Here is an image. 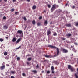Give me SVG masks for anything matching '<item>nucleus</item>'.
Wrapping results in <instances>:
<instances>
[{"label": "nucleus", "mask_w": 78, "mask_h": 78, "mask_svg": "<svg viewBox=\"0 0 78 78\" xmlns=\"http://www.w3.org/2000/svg\"><path fill=\"white\" fill-rule=\"evenodd\" d=\"M59 7V6L57 5H56L55 4H54L52 8L51 9V12H53L54 10L56 8H58Z\"/></svg>", "instance_id": "1"}, {"label": "nucleus", "mask_w": 78, "mask_h": 78, "mask_svg": "<svg viewBox=\"0 0 78 78\" xmlns=\"http://www.w3.org/2000/svg\"><path fill=\"white\" fill-rule=\"evenodd\" d=\"M48 47H50V48H54V49H56V47L52 45H48Z\"/></svg>", "instance_id": "2"}, {"label": "nucleus", "mask_w": 78, "mask_h": 78, "mask_svg": "<svg viewBox=\"0 0 78 78\" xmlns=\"http://www.w3.org/2000/svg\"><path fill=\"white\" fill-rule=\"evenodd\" d=\"M20 34L21 38L20 39V40L22 39V37H23V33H22V31H20Z\"/></svg>", "instance_id": "3"}, {"label": "nucleus", "mask_w": 78, "mask_h": 78, "mask_svg": "<svg viewBox=\"0 0 78 78\" xmlns=\"http://www.w3.org/2000/svg\"><path fill=\"white\" fill-rule=\"evenodd\" d=\"M5 65H3V66H2L0 67V69L2 70H3L5 69Z\"/></svg>", "instance_id": "4"}, {"label": "nucleus", "mask_w": 78, "mask_h": 78, "mask_svg": "<svg viewBox=\"0 0 78 78\" xmlns=\"http://www.w3.org/2000/svg\"><path fill=\"white\" fill-rule=\"evenodd\" d=\"M63 53H67V52H68V51H67V50L66 49H63Z\"/></svg>", "instance_id": "5"}, {"label": "nucleus", "mask_w": 78, "mask_h": 78, "mask_svg": "<svg viewBox=\"0 0 78 78\" xmlns=\"http://www.w3.org/2000/svg\"><path fill=\"white\" fill-rule=\"evenodd\" d=\"M51 34V32H50V30H48L47 32V35L48 36H49L50 34Z\"/></svg>", "instance_id": "6"}, {"label": "nucleus", "mask_w": 78, "mask_h": 78, "mask_svg": "<svg viewBox=\"0 0 78 78\" xmlns=\"http://www.w3.org/2000/svg\"><path fill=\"white\" fill-rule=\"evenodd\" d=\"M57 55H59V49L58 48H57Z\"/></svg>", "instance_id": "7"}, {"label": "nucleus", "mask_w": 78, "mask_h": 78, "mask_svg": "<svg viewBox=\"0 0 78 78\" xmlns=\"http://www.w3.org/2000/svg\"><path fill=\"white\" fill-rule=\"evenodd\" d=\"M17 40V39L14 38L12 40V41H13V42H14L15 41H16Z\"/></svg>", "instance_id": "8"}, {"label": "nucleus", "mask_w": 78, "mask_h": 78, "mask_svg": "<svg viewBox=\"0 0 78 78\" xmlns=\"http://www.w3.org/2000/svg\"><path fill=\"white\" fill-rule=\"evenodd\" d=\"M3 28L4 29H5L6 30L8 28V26L6 25H5L4 26Z\"/></svg>", "instance_id": "9"}, {"label": "nucleus", "mask_w": 78, "mask_h": 78, "mask_svg": "<svg viewBox=\"0 0 78 78\" xmlns=\"http://www.w3.org/2000/svg\"><path fill=\"white\" fill-rule=\"evenodd\" d=\"M48 22H47V20H46L45 22L44 23V25L46 26L47 25Z\"/></svg>", "instance_id": "10"}, {"label": "nucleus", "mask_w": 78, "mask_h": 78, "mask_svg": "<svg viewBox=\"0 0 78 78\" xmlns=\"http://www.w3.org/2000/svg\"><path fill=\"white\" fill-rule=\"evenodd\" d=\"M66 36H67L68 37H70V36H71V34H67L66 35Z\"/></svg>", "instance_id": "11"}, {"label": "nucleus", "mask_w": 78, "mask_h": 78, "mask_svg": "<svg viewBox=\"0 0 78 78\" xmlns=\"http://www.w3.org/2000/svg\"><path fill=\"white\" fill-rule=\"evenodd\" d=\"M32 23L33 25H35V24H36V21H35V20H34L32 21Z\"/></svg>", "instance_id": "12"}, {"label": "nucleus", "mask_w": 78, "mask_h": 78, "mask_svg": "<svg viewBox=\"0 0 78 78\" xmlns=\"http://www.w3.org/2000/svg\"><path fill=\"white\" fill-rule=\"evenodd\" d=\"M71 72H73V71H75V69L73 68H72L71 69Z\"/></svg>", "instance_id": "13"}, {"label": "nucleus", "mask_w": 78, "mask_h": 78, "mask_svg": "<svg viewBox=\"0 0 78 78\" xmlns=\"http://www.w3.org/2000/svg\"><path fill=\"white\" fill-rule=\"evenodd\" d=\"M66 27H71V25H70V24H66Z\"/></svg>", "instance_id": "14"}, {"label": "nucleus", "mask_w": 78, "mask_h": 78, "mask_svg": "<svg viewBox=\"0 0 78 78\" xmlns=\"http://www.w3.org/2000/svg\"><path fill=\"white\" fill-rule=\"evenodd\" d=\"M36 8V5H34L32 7V9H35Z\"/></svg>", "instance_id": "15"}, {"label": "nucleus", "mask_w": 78, "mask_h": 78, "mask_svg": "<svg viewBox=\"0 0 78 78\" xmlns=\"http://www.w3.org/2000/svg\"><path fill=\"white\" fill-rule=\"evenodd\" d=\"M45 56L46 58H51V56H50V55H45Z\"/></svg>", "instance_id": "16"}, {"label": "nucleus", "mask_w": 78, "mask_h": 78, "mask_svg": "<svg viewBox=\"0 0 78 78\" xmlns=\"http://www.w3.org/2000/svg\"><path fill=\"white\" fill-rule=\"evenodd\" d=\"M68 69H71V68H72V66H71L69 65L68 66Z\"/></svg>", "instance_id": "17"}, {"label": "nucleus", "mask_w": 78, "mask_h": 78, "mask_svg": "<svg viewBox=\"0 0 78 78\" xmlns=\"http://www.w3.org/2000/svg\"><path fill=\"white\" fill-rule=\"evenodd\" d=\"M11 12H14V8H12L10 10Z\"/></svg>", "instance_id": "18"}, {"label": "nucleus", "mask_w": 78, "mask_h": 78, "mask_svg": "<svg viewBox=\"0 0 78 78\" xmlns=\"http://www.w3.org/2000/svg\"><path fill=\"white\" fill-rule=\"evenodd\" d=\"M9 58V56H8L6 57L5 59H8Z\"/></svg>", "instance_id": "19"}, {"label": "nucleus", "mask_w": 78, "mask_h": 78, "mask_svg": "<svg viewBox=\"0 0 78 78\" xmlns=\"http://www.w3.org/2000/svg\"><path fill=\"white\" fill-rule=\"evenodd\" d=\"M7 54H8L7 53V52H5L4 53V55H5V56H6V55H7Z\"/></svg>", "instance_id": "20"}, {"label": "nucleus", "mask_w": 78, "mask_h": 78, "mask_svg": "<svg viewBox=\"0 0 78 78\" xmlns=\"http://www.w3.org/2000/svg\"><path fill=\"white\" fill-rule=\"evenodd\" d=\"M27 59L28 61H30L31 60V58L30 57L28 58Z\"/></svg>", "instance_id": "21"}, {"label": "nucleus", "mask_w": 78, "mask_h": 78, "mask_svg": "<svg viewBox=\"0 0 78 78\" xmlns=\"http://www.w3.org/2000/svg\"><path fill=\"white\" fill-rule=\"evenodd\" d=\"M20 42V38H19L17 41L16 43H19Z\"/></svg>", "instance_id": "22"}, {"label": "nucleus", "mask_w": 78, "mask_h": 78, "mask_svg": "<svg viewBox=\"0 0 78 78\" xmlns=\"http://www.w3.org/2000/svg\"><path fill=\"white\" fill-rule=\"evenodd\" d=\"M54 67H53V66H52L51 67V70H54Z\"/></svg>", "instance_id": "23"}, {"label": "nucleus", "mask_w": 78, "mask_h": 78, "mask_svg": "<svg viewBox=\"0 0 78 78\" xmlns=\"http://www.w3.org/2000/svg\"><path fill=\"white\" fill-rule=\"evenodd\" d=\"M3 20H6V17L5 16H4L3 17Z\"/></svg>", "instance_id": "24"}, {"label": "nucleus", "mask_w": 78, "mask_h": 78, "mask_svg": "<svg viewBox=\"0 0 78 78\" xmlns=\"http://www.w3.org/2000/svg\"><path fill=\"white\" fill-rule=\"evenodd\" d=\"M75 76L76 78H78V76H77L76 73L75 74Z\"/></svg>", "instance_id": "25"}, {"label": "nucleus", "mask_w": 78, "mask_h": 78, "mask_svg": "<svg viewBox=\"0 0 78 78\" xmlns=\"http://www.w3.org/2000/svg\"><path fill=\"white\" fill-rule=\"evenodd\" d=\"M3 39L2 38H0V42H3Z\"/></svg>", "instance_id": "26"}, {"label": "nucleus", "mask_w": 78, "mask_h": 78, "mask_svg": "<svg viewBox=\"0 0 78 78\" xmlns=\"http://www.w3.org/2000/svg\"><path fill=\"white\" fill-rule=\"evenodd\" d=\"M37 25L38 26H40V25H41V23H37Z\"/></svg>", "instance_id": "27"}, {"label": "nucleus", "mask_w": 78, "mask_h": 78, "mask_svg": "<svg viewBox=\"0 0 78 78\" xmlns=\"http://www.w3.org/2000/svg\"><path fill=\"white\" fill-rule=\"evenodd\" d=\"M11 73H12V74H14V73H15V72L12 71L11 72Z\"/></svg>", "instance_id": "28"}, {"label": "nucleus", "mask_w": 78, "mask_h": 78, "mask_svg": "<svg viewBox=\"0 0 78 78\" xmlns=\"http://www.w3.org/2000/svg\"><path fill=\"white\" fill-rule=\"evenodd\" d=\"M23 19H24V20H25V21H26V20H27V18H26V17H24Z\"/></svg>", "instance_id": "29"}, {"label": "nucleus", "mask_w": 78, "mask_h": 78, "mask_svg": "<svg viewBox=\"0 0 78 78\" xmlns=\"http://www.w3.org/2000/svg\"><path fill=\"white\" fill-rule=\"evenodd\" d=\"M33 72H34V73H36L37 72V71L36 70H33L32 71Z\"/></svg>", "instance_id": "30"}, {"label": "nucleus", "mask_w": 78, "mask_h": 78, "mask_svg": "<svg viewBox=\"0 0 78 78\" xmlns=\"http://www.w3.org/2000/svg\"><path fill=\"white\" fill-rule=\"evenodd\" d=\"M22 75H23V76H25L26 75H25V73H23L22 74Z\"/></svg>", "instance_id": "31"}, {"label": "nucleus", "mask_w": 78, "mask_h": 78, "mask_svg": "<svg viewBox=\"0 0 78 78\" xmlns=\"http://www.w3.org/2000/svg\"><path fill=\"white\" fill-rule=\"evenodd\" d=\"M54 36H57V34L56 33H55L53 34Z\"/></svg>", "instance_id": "32"}, {"label": "nucleus", "mask_w": 78, "mask_h": 78, "mask_svg": "<svg viewBox=\"0 0 78 78\" xmlns=\"http://www.w3.org/2000/svg\"><path fill=\"white\" fill-rule=\"evenodd\" d=\"M48 8H50V7H51V5H48Z\"/></svg>", "instance_id": "33"}, {"label": "nucleus", "mask_w": 78, "mask_h": 78, "mask_svg": "<svg viewBox=\"0 0 78 78\" xmlns=\"http://www.w3.org/2000/svg\"><path fill=\"white\" fill-rule=\"evenodd\" d=\"M42 19V16H40L39 18V20H41Z\"/></svg>", "instance_id": "34"}, {"label": "nucleus", "mask_w": 78, "mask_h": 78, "mask_svg": "<svg viewBox=\"0 0 78 78\" xmlns=\"http://www.w3.org/2000/svg\"><path fill=\"white\" fill-rule=\"evenodd\" d=\"M20 59V58L19 57H17V60L18 61V60H19Z\"/></svg>", "instance_id": "35"}, {"label": "nucleus", "mask_w": 78, "mask_h": 78, "mask_svg": "<svg viewBox=\"0 0 78 78\" xmlns=\"http://www.w3.org/2000/svg\"><path fill=\"white\" fill-rule=\"evenodd\" d=\"M18 14V12H16L15 13V14L16 15H17Z\"/></svg>", "instance_id": "36"}, {"label": "nucleus", "mask_w": 78, "mask_h": 78, "mask_svg": "<svg viewBox=\"0 0 78 78\" xmlns=\"http://www.w3.org/2000/svg\"><path fill=\"white\" fill-rule=\"evenodd\" d=\"M20 48V46H19L18 48H16V50H18V49H19Z\"/></svg>", "instance_id": "37"}, {"label": "nucleus", "mask_w": 78, "mask_h": 78, "mask_svg": "<svg viewBox=\"0 0 78 78\" xmlns=\"http://www.w3.org/2000/svg\"><path fill=\"white\" fill-rule=\"evenodd\" d=\"M11 78H15L14 77V76H11Z\"/></svg>", "instance_id": "38"}, {"label": "nucleus", "mask_w": 78, "mask_h": 78, "mask_svg": "<svg viewBox=\"0 0 78 78\" xmlns=\"http://www.w3.org/2000/svg\"><path fill=\"white\" fill-rule=\"evenodd\" d=\"M74 44L76 45H78V44L77 43H74Z\"/></svg>", "instance_id": "39"}, {"label": "nucleus", "mask_w": 78, "mask_h": 78, "mask_svg": "<svg viewBox=\"0 0 78 78\" xmlns=\"http://www.w3.org/2000/svg\"><path fill=\"white\" fill-rule=\"evenodd\" d=\"M52 73H55V72L53 71V70H52Z\"/></svg>", "instance_id": "40"}, {"label": "nucleus", "mask_w": 78, "mask_h": 78, "mask_svg": "<svg viewBox=\"0 0 78 78\" xmlns=\"http://www.w3.org/2000/svg\"><path fill=\"white\" fill-rule=\"evenodd\" d=\"M37 68H38L39 67V65H37V66H36Z\"/></svg>", "instance_id": "41"}, {"label": "nucleus", "mask_w": 78, "mask_h": 78, "mask_svg": "<svg viewBox=\"0 0 78 78\" xmlns=\"http://www.w3.org/2000/svg\"><path fill=\"white\" fill-rule=\"evenodd\" d=\"M47 73H50V71H48L47 72Z\"/></svg>", "instance_id": "42"}, {"label": "nucleus", "mask_w": 78, "mask_h": 78, "mask_svg": "<svg viewBox=\"0 0 78 78\" xmlns=\"http://www.w3.org/2000/svg\"><path fill=\"white\" fill-rule=\"evenodd\" d=\"M72 8L73 9H74V8H75V6H73Z\"/></svg>", "instance_id": "43"}, {"label": "nucleus", "mask_w": 78, "mask_h": 78, "mask_svg": "<svg viewBox=\"0 0 78 78\" xmlns=\"http://www.w3.org/2000/svg\"><path fill=\"white\" fill-rule=\"evenodd\" d=\"M62 40H65L66 39L64 38H62Z\"/></svg>", "instance_id": "44"}, {"label": "nucleus", "mask_w": 78, "mask_h": 78, "mask_svg": "<svg viewBox=\"0 0 78 78\" xmlns=\"http://www.w3.org/2000/svg\"><path fill=\"white\" fill-rule=\"evenodd\" d=\"M56 56H57V55H54V57H56Z\"/></svg>", "instance_id": "45"}, {"label": "nucleus", "mask_w": 78, "mask_h": 78, "mask_svg": "<svg viewBox=\"0 0 78 78\" xmlns=\"http://www.w3.org/2000/svg\"><path fill=\"white\" fill-rule=\"evenodd\" d=\"M77 74H78V68L77 69Z\"/></svg>", "instance_id": "46"}, {"label": "nucleus", "mask_w": 78, "mask_h": 78, "mask_svg": "<svg viewBox=\"0 0 78 78\" xmlns=\"http://www.w3.org/2000/svg\"><path fill=\"white\" fill-rule=\"evenodd\" d=\"M18 33H20V30H18Z\"/></svg>", "instance_id": "47"}, {"label": "nucleus", "mask_w": 78, "mask_h": 78, "mask_svg": "<svg viewBox=\"0 0 78 78\" xmlns=\"http://www.w3.org/2000/svg\"><path fill=\"white\" fill-rule=\"evenodd\" d=\"M73 51H74V50H75V49L74 48L73 49Z\"/></svg>", "instance_id": "48"}, {"label": "nucleus", "mask_w": 78, "mask_h": 78, "mask_svg": "<svg viewBox=\"0 0 78 78\" xmlns=\"http://www.w3.org/2000/svg\"><path fill=\"white\" fill-rule=\"evenodd\" d=\"M6 39H8V37H6Z\"/></svg>", "instance_id": "49"}, {"label": "nucleus", "mask_w": 78, "mask_h": 78, "mask_svg": "<svg viewBox=\"0 0 78 78\" xmlns=\"http://www.w3.org/2000/svg\"><path fill=\"white\" fill-rule=\"evenodd\" d=\"M65 6H67V4H66L65 5Z\"/></svg>", "instance_id": "50"}, {"label": "nucleus", "mask_w": 78, "mask_h": 78, "mask_svg": "<svg viewBox=\"0 0 78 78\" xmlns=\"http://www.w3.org/2000/svg\"><path fill=\"white\" fill-rule=\"evenodd\" d=\"M16 0H13V2H15Z\"/></svg>", "instance_id": "51"}, {"label": "nucleus", "mask_w": 78, "mask_h": 78, "mask_svg": "<svg viewBox=\"0 0 78 78\" xmlns=\"http://www.w3.org/2000/svg\"><path fill=\"white\" fill-rule=\"evenodd\" d=\"M27 1L29 2L30 1V0H27Z\"/></svg>", "instance_id": "52"}, {"label": "nucleus", "mask_w": 78, "mask_h": 78, "mask_svg": "<svg viewBox=\"0 0 78 78\" xmlns=\"http://www.w3.org/2000/svg\"><path fill=\"white\" fill-rule=\"evenodd\" d=\"M4 1L6 2L7 1V0H4Z\"/></svg>", "instance_id": "53"}, {"label": "nucleus", "mask_w": 78, "mask_h": 78, "mask_svg": "<svg viewBox=\"0 0 78 78\" xmlns=\"http://www.w3.org/2000/svg\"><path fill=\"white\" fill-rule=\"evenodd\" d=\"M44 12H46V11H45V10H44Z\"/></svg>", "instance_id": "54"}, {"label": "nucleus", "mask_w": 78, "mask_h": 78, "mask_svg": "<svg viewBox=\"0 0 78 78\" xmlns=\"http://www.w3.org/2000/svg\"><path fill=\"white\" fill-rule=\"evenodd\" d=\"M2 2V0H0V2Z\"/></svg>", "instance_id": "55"}, {"label": "nucleus", "mask_w": 78, "mask_h": 78, "mask_svg": "<svg viewBox=\"0 0 78 78\" xmlns=\"http://www.w3.org/2000/svg\"><path fill=\"white\" fill-rule=\"evenodd\" d=\"M77 63H78V58H77Z\"/></svg>", "instance_id": "56"}, {"label": "nucleus", "mask_w": 78, "mask_h": 78, "mask_svg": "<svg viewBox=\"0 0 78 78\" xmlns=\"http://www.w3.org/2000/svg\"><path fill=\"white\" fill-rule=\"evenodd\" d=\"M52 23H50V24H51Z\"/></svg>", "instance_id": "57"}, {"label": "nucleus", "mask_w": 78, "mask_h": 78, "mask_svg": "<svg viewBox=\"0 0 78 78\" xmlns=\"http://www.w3.org/2000/svg\"><path fill=\"white\" fill-rule=\"evenodd\" d=\"M44 72V71H42V73H43V72Z\"/></svg>", "instance_id": "58"}, {"label": "nucleus", "mask_w": 78, "mask_h": 78, "mask_svg": "<svg viewBox=\"0 0 78 78\" xmlns=\"http://www.w3.org/2000/svg\"><path fill=\"white\" fill-rule=\"evenodd\" d=\"M75 52H76V51H75Z\"/></svg>", "instance_id": "59"}]
</instances>
